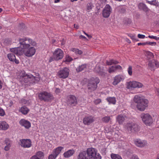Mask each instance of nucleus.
<instances>
[{
    "label": "nucleus",
    "mask_w": 159,
    "mask_h": 159,
    "mask_svg": "<svg viewBox=\"0 0 159 159\" xmlns=\"http://www.w3.org/2000/svg\"><path fill=\"white\" fill-rule=\"evenodd\" d=\"M20 44L23 46L21 49L19 48H15L10 49L11 52L19 55L23 53L28 57H32L34 55L36 49L34 47L36 46L35 41L28 38L24 37L19 39Z\"/></svg>",
    "instance_id": "nucleus-1"
},
{
    "label": "nucleus",
    "mask_w": 159,
    "mask_h": 159,
    "mask_svg": "<svg viewBox=\"0 0 159 159\" xmlns=\"http://www.w3.org/2000/svg\"><path fill=\"white\" fill-rule=\"evenodd\" d=\"M134 101L137 103L136 107L138 110L140 111H143L145 110L148 103V100L144 98L140 95H135L134 98Z\"/></svg>",
    "instance_id": "nucleus-2"
},
{
    "label": "nucleus",
    "mask_w": 159,
    "mask_h": 159,
    "mask_svg": "<svg viewBox=\"0 0 159 159\" xmlns=\"http://www.w3.org/2000/svg\"><path fill=\"white\" fill-rule=\"evenodd\" d=\"M21 76L23 77V80L25 83L29 82L30 83H35L36 81L38 82L40 80V77H35L30 74H26L24 71L21 73Z\"/></svg>",
    "instance_id": "nucleus-3"
},
{
    "label": "nucleus",
    "mask_w": 159,
    "mask_h": 159,
    "mask_svg": "<svg viewBox=\"0 0 159 159\" xmlns=\"http://www.w3.org/2000/svg\"><path fill=\"white\" fill-rule=\"evenodd\" d=\"M125 128L130 132H138L140 129V127L137 124L133 122L127 123L125 126Z\"/></svg>",
    "instance_id": "nucleus-4"
},
{
    "label": "nucleus",
    "mask_w": 159,
    "mask_h": 159,
    "mask_svg": "<svg viewBox=\"0 0 159 159\" xmlns=\"http://www.w3.org/2000/svg\"><path fill=\"white\" fill-rule=\"evenodd\" d=\"M39 98L41 100L49 102L53 99V97L51 93L46 91H43L39 95Z\"/></svg>",
    "instance_id": "nucleus-5"
},
{
    "label": "nucleus",
    "mask_w": 159,
    "mask_h": 159,
    "mask_svg": "<svg viewBox=\"0 0 159 159\" xmlns=\"http://www.w3.org/2000/svg\"><path fill=\"white\" fill-rule=\"evenodd\" d=\"M99 82V80L98 78H92L88 84L89 90L90 92L95 90L97 88V84Z\"/></svg>",
    "instance_id": "nucleus-6"
},
{
    "label": "nucleus",
    "mask_w": 159,
    "mask_h": 159,
    "mask_svg": "<svg viewBox=\"0 0 159 159\" xmlns=\"http://www.w3.org/2000/svg\"><path fill=\"white\" fill-rule=\"evenodd\" d=\"M69 72V70L68 68L64 67L59 70L57 75L60 79H65L68 77Z\"/></svg>",
    "instance_id": "nucleus-7"
},
{
    "label": "nucleus",
    "mask_w": 159,
    "mask_h": 159,
    "mask_svg": "<svg viewBox=\"0 0 159 159\" xmlns=\"http://www.w3.org/2000/svg\"><path fill=\"white\" fill-rule=\"evenodd\" d=\"M126 85L128 89H132L133 88H141L143 86V84L140 82L133 81L127 82Z\"/></svg>",
    "instance_id": "nucleus-8"
},
{
    "label": "nucleus",
    "mask_w": 159,
    "mask_h": 159,
    "mask_svg": "<svg viewBox=\"0 0 159 159\" xmlns=\"http://www.w3.org/2000/svg\"><path fill=\"white\" fill-rule=\"evenodd\" d=\"M64 56L63 52L60 48H57L53 53V58L58 61L62 59Z\"/></svg>",
    "instance_id": "nucleus-9"
},
{
    "label": "nucleus",
    "mask_w": 159,
    "mask_h": 159,
    "mask_svg": "<svg viewBox=\"0 0 159 159\" xmlns=\"http://www.w3.org/2000/svg\"><path fill=\"white\" fill-rule=\"evenodd\" d=\"M97 151L95 148H89L86 150V154L89 159H95Z\"/></svg>",
    "instance_id": "nucleus-10"
},
{
    "label": "nucleus",
    "mask_w": 159,
    "mask_h": 159,
    "mask_svg": "<svg viewBox=\"0 0 159 159\" xmlns=\"http://www.w3.org/2000/svg\"><path fill=\"white\" fill-rule=\"evenodd\" d=\"M141 117L146 125L149 124L152 122V118L148 114H142L141 115Z\"/></svg>",
    "instance_id": "nucleus-11"
},
{
    "label": "nucleus",
    "mask_w": 159,
    "mask_h": 159,
    "mask_svg": "<svg viewBox=\"0 0 159 159\" xmlns=\"http://www.w3.org/2000/svg\"><path fill=\"white\" fill-rule=\"evenodd\" d=\"M125 79V76L122 75H119L115 76L113 78L112 84L114 85H117L121 81H123Z\"/></svg>",
    "instance_id": "nucleus-12"
},
{
    "label": "nucleus",
    "mask_w": 159,
    "mask_h": 159,
    "mask_svg": "<svg viewBox=\"0 0 159 159\" xmlns=\"http://www.w3.org/2000/svg\"><path fill=\"white\" fill-rule=\"evenodd\" d=\"M112 9L111 7L108 4L106 5L102 11V15L103 17L107 18L109 16Z\"/></svg>",
    "instance_id": "nucleus-13"
},
{
    "label": "nucleus",
    "mask_w": 159,
    "mask_h": 159,
    "mask_svg": "<svg viewBox=\"0 0 159 159\" xmlns=\"http://www.w3.org/2000/svg\"><path fill=\"white\" fill-rule=\"evenodd\" d=\"M67 102L68 105L72 106H75L77 103L76 97L72 95H70L68 96Z\"/></svg>",
    "instance_id": "nucleus-14"
},
{
    "label": "nucleus",
    "mask_w": 159,
    "mask_h": 159,
    "mask_svg": "<svg viewBox=\"0 0 159 159\" xmlns=\"http://www.w3.org/2000/svg\"><path fill=\"white\" fill-rule=\"evenodd\" d=\"M20 145L24 148H29L31 146V142L30 139H22L20 140Z\"/></svg>",
    "instance_id": "nucleus-15"
},
{
    "label": "nucleus",
    "mask_w": 159,
    "mask_h": 159,
    "mask_svg": "<svg viewBox=\"0 0 159 159\" xmlns=\"http://www.w3.org/2000/svg\"><path fill=\"white\" fill-rule=\"evenodd\" d=\"M127 118L128 117L126 116L120 114L116 117V120L120 125H121Z\"/></svg>",
    "instance_id": "nucleus-16"
},
{
    "label": "nucleus",
    "mask_w": 159,
    "mask_h": 159,
    "mask_svg": "<svg viewBox=\"0 0 159 159\" xmlns=\"http://www.w3.org/2000/svg\"><path fill=\"white\" fill-rule=\"evenodd\" d=\"M19 123L21 125L24 126L26 129H29L31 127L30 122L24 119L21 120L19 121Z\"/></svg>",
    "instance_id": "nucleus-17"
},
{
    "label": "nucleus",
    "mask_w": 159,
    "mask_h": 159,
    "mask_svg": "<svg viewBox=\"0 0 159 159\" xmlns=\"http://www.w3.org/2000/svg\"><path fill=\"white\" fill-rule=\"evenodd\" d=\"M134 144L138 147H144L146 144V142L142 141L139 139H136L134 140Z\"/></svg>",
    "instance_id": "nucleus-18"
},
{
    "label": "nucleus",
    "mask_w": 159,
    "mask_h": 159,
    "mask_svg": "<svg viewBox=\"0 0 159 159\" xmlns=\"http://www.w3.org/2000/svg\"><path fill=\"white\" fill-rule=\"evenodd\" d=\"M94 120L93 117L90 116L89 117H86L83 119V122L84 124L86 125H89L91 123L93 122Z\"/></svg>",
    "instance_id": "nucleus-19"
},
{
    "label": "nucleus",
    "mask_w": 159,
    "mask_h": 159,
    "mask_svg": "<svg viewBox=\"0 0 159 159\" xmlns=\"http://www.w3.org/2000/svg\"><path fill=\"white\" fill-rule=\"evenodd\" d=\"M7 57L10 61L15 62L17 64L19 63V61L16 58V57L14 53H11L8 54Z\"/></svg>",
    "instance_id": "nucleus-20"
},
{
    "label": "nucleus",
    "mask_w": 159,
    "mask_h": 159,
    "mask_svg": "<svg viewBox=\"0 0 159 159\" xmlns=\"http://www.w3.org/2000/svg\"><path fill=\"white\" fill-rule=\"evenodd\" d=\"M8 125L5 121H0V130H5L9 128Z\"/></svg>",
    "instance_id": "nucleus-21"
},
{
    "label": "nucleus",
    "mask_w": 159,
    "mask_h": 159,
    "mask_svg": "<svg viewBox=\"0 0 159 159\" xmlns=\"http://www.w3.org/2000/svg\"><path fill=\"white\" fill-rule=\"evenodd\" d=\"M64 147L61 146L58 147L53 149L52 153L57 156L60 153L61 151L63 149Z\"/></svg>",
    "instance_id": "nucleus-22"
},
{
    "label": "nucleus",
    "mask_w": 159,
    "mask_h": 159,
    "mask_svg": "<svg viewBox=\"0 0 159 159\" xmlns=\"http://www.w3.org/2000/svg\"><path fill=\"white\" fill-rule=\"evenodd\" d=\"M78 159H89L87 156L86 153L85 151L80 152L77 157Z\"/></svg>",
    "instance_id": "nucleus-23"
},
{
    "label": "nucleus",
    "mask_w": 159,
    "mask_h": 159,
    "mask_svg": "<svg viewBox=\"0 0 159 159\" xmlns=\"http://www.w3.org/2000/svg\"><path fill=\"white\" fill-rule=\"evenodd\" d=\"M29 111L30 110L25 106H23L19 109V111L25 115H26Z\"/></svg>",
    "instance_id": "nucleus-24"
},
{
    "label": "nucleus",
    "mask_w": 159,
    "mask_h": 159,
    "mask_svg": "<svg viewBox=\"0 0 159 159\" xmlns=\"http://www.w3.org/2000/svg\"><path fill=\"white\" fill-rule=\"evenodd\" d=\"M138 7L139 9L143 10L145 11H148V9L146 5L143 3H140L138 5Z\"/></svg>",
    "instance_id": "nucleus-25"
},
{
    "label": "nucleus",
    "mask_w": 159,
    "mask_h": 159,
    "mask_svg": "<svg viewBox=\"0 0 159 159\" xmlns=\"http://www.w3.org/2000/svg\"><path fill=\"white\" fill-rule=\"evenodd\" d=\"M73 150H70L65 152L63 154L64 157L65 158H68L72 156L74 153Z\"/></svg>",
    "instance_id": "nucleus-26"
},
{
    "label": "nucleus",
    "mask_w": 159,
    "mask_h": 159,
    "mask_svg": "<svg viewBox=\"0 0 159 159\" xmlns=\"http://www.w3.org/2000/svg\"><path fill=\"white\" fill-rule=\"evenodd\" d=\"M94 6L91 2H88L86 5V11L88 12H89L92 11V9L93 8Z\"/></svg>",
    "instance_id": "nucleus-27"
},
{
    "label": "nucleus",
    "mask_w": 159,
    "mask_h": 159,
    "mask_svg": "<svg viewBox=\"0 0 159 159\" xmlns=\"http://www.w3.org/2000/svg\"><path fill=\"white\" fill-rule=\"evenodd\" d=\"M5 143L6 145L4 149L5 150L7 151L9 150L11 146V142L8 139H7L5 141Z\"/></svg>",
    "instance_id": "nucleus-28"
},
{
    "label": "nucleus",
    "mask_w": 159,
    "mask_h": 159,
    "mask_svg": "<svg viewBox=\"0 0 159 159\" xmlns=\"http://www.w3.org/2000/svg\"><path fill=\"white\" fill-rule=\"evenodd\" d=\"M106 100L109 102V104H115L116 103L115 98L114 97H108L106 98Z\"/></svg>",
    "instance_id": "nucleus-29"
},
{
    "label": "nucleus",
    "mask_w": 159,
    "mask_h": 159,
    "mask_svg": "<svg viewBox=\"0 0 159 159\" xmlns=\"http://www.w3.org/2000/svg\"><path fill=\"white\" fill-rule=\"evenodd\" d=\"M144 53L145 56L148 59L152 58L154 57L153 53L149 51H145Z\"/></svg>",
    "instance_id": "nucleus-30"
},
{
    "label": "nucleus",
    "mask_w": 159,
    "mask_h": 159,
    "mask_svg": "<svg viewBox=\"0 0 159 159\" xmlns=\"http://www.w3.org/2000/svg\"><path fill=\"white\" fill-rule=\"evenodd\" d=\"M86 64H83L79 66L77 68H76L77 71L80 72L83 70H85L86 69Z\"/></svg>",
    "instance_id": "nucleus-31"
},
{
    "label": "nucleus",
    "mask_w": 159,
    "mask_h": 159,
    "mask_svg": "<svg viewBox=\"0 0 159 159\" xmlns=\"http://www.w3.org/2000/svg\"><path fill=\"white\" fill-rule=\"evenodd\" d=\"M94 70L96 72L98 73L101 75H105V73L102 71V69L99 66H97L95 67Z\"/></svg>",
    "instance_id": "nucleus-32"
},
{
    "label": "nucleus",
    "mask_w": 159,
    "mask_h": 159,
    "mask_svg": "<svg viewBox=\"0 0 159 159\" xmlns=\"http://www.w3.org/2000/svg\"><path fill=\"white\" fill-rule=\"evenodd\" d=\"M147 2L149 4L153 5L154 6H158V2L157 0H151L149 1V0H146Z\"/></svg>",
    "instance_id": "nucleus-33"
},
{
    "label": "nucleus",
    "mask_w": 159,
    "mask_h": 159,
    "mask_svg": "<svg viewBox=\"0 0 159 159\" xmlns=\"http://www.w3.org/2000/svg\"><path fill=\"white\" fill-rule=\"evenodd\" d=\"M70 50L75 52L76 54H78L81 55L82 54L83 52L81 50H80L79 49L75 48H72L70 49Z\"/></svg>",
    "instance_id": "nucleus-34"
},
{
    "label": "nucleus",
    "mask_w": 159,
    "mask_h": 159,
    "mask_svg": "<svg viewBox=\"0 0 159 159\" xmlns=\"http://www.w3.org/2000/svg\"><path fill=\"white\" fill-rule=\"evenodd\" d=\"M36 157L39 158V159H42L44 157V154L41 151H39L37 152L35 155Z\"/></svg>",
    "instance_id": "nucleus-35"
},
{
    "label": "nucleus",
    "mask_w": 159,
    "mask_h": 159,
    "mask_svg": "<svg viewBox=\"0 0 159 159\" xmlns=\"http://www.w3.org/2000/svg\"><path fill=\"white\" fill-rule=\"evenodd\" d=\"M148 67L151 70L154 69L155 65L153 62V60L149 61L148 64Z\"/></svg>",
    "instance_id": "nucleus-36"
},
{
    "label": "nucleus",
    "mask_w": 159,
    "mask_h": 159,
    "mask_svg": "<svg viewBox=\"0 0 159 159\" xmlns=\"http://www.w3.org/2000/svg\"><path fill=\"white\" fill-rule=\"evenodd\" d=\"M111 157L112 159H122L120 156L118 154L112 153Z\"/></svg>",
    "instance_id": "nucleus-37"
},
{
    "label": "nucleus",
    "mask_w": 159,
    "mask_h": 159,
    "mask_svg": "<svg viewBox=\"0 0 159 159\" xmlns=\"http://www.w3.org/2000/svg\"><path fill=\"white\" fill-rule=\"evenodd\" d=\"M118 62L116 60H111L107 61V64L108 65H111L113 64H117Z\"/></svg>",
    "instance_id": "nucleus-38"
},
{
    "label": "nucleus",
    "mask_w": 159,
    "mask_h": 159,
    "mask_svg": "<svg viewBox=\"0 0 159 159\" xmlns=\"http://www.w3.org/2000/svg\"><path fill=\"white\" fill-rule=\"evenodd\" d=\"M116 71V68L115 66H112L110 67L108 69V72L110 73L115 72Z\"/></svg>",
    "instance_id": "nucleus-39"
},
{
    "label": "nucleus",
    "mask_w": 159,
    "mask_h": 159,
    "mask_svg": "<svg viewBox=\"0 0 159 159\" xmlns=\"http://www.w3.org/2000/svg\"><path fill=\"white\" fill-rule=\"evenodd\" d=\"M110 119V118L109 116H106L102 119V121L105 123H108Z\"/></svg>",
    "instance_id": "nucleus-40"
},
{
    "label": "nucleus",
    "mask_w": 159,
    "mask_h": 159,
    "mask_svg": "<svg viewBox=\"0 0 159 159\" xmlns=\"http://www.w3.org/2000/svg\"><path fill=\"white\" fill-rule=\"evenodd\" d=\"M65 58V61L67 62H70L73 60L72 58L68 55H66Z\"/></svg>",
    "instance_id": "nucleus-41"
},
{
    "label": "nucleus",
    "mask_w": 159,
    "mask_h": 159,
    "mask_svg": "<svg viewBox=\"0 0 159 159\" xmlns=\"http://www.w3.org/2000/svg\"><path fill=\"white\" fill-rule=\"evenodd\" d=\"M129 75L131 76L132 74V67L131 66H129L127 70Z\"/></svg>",
    "instance_id": "nucleus-42"
},
{
    "label": "nucleus",
    "mask_w": 159,
    "mask_h": 159,
    "mask_svg": "<svg viewBox=\"0 0 159 159\" xmlns=\"http://www.w3.org/2000/svg\"><path fill=\"white\" fill-rule=\"evenodd\" d=\"M57 157V156L53 153L49 156L48 159H56Z\"/></svg>",
    "instance_id": "nucleus-43"
},
{
    "label": "nucleus",
    "mask_w": 159,
    "mask_h": 159,
    "mask_svg": "<svg viewBox=\"0 0 159 159\" xmlns=\"http://www.w3.org/2000/svg\"><path fill=\"white\" fill-rule=\"evenodd\" d=\"M147 44L151 46H155L156 44V42H146Z\"/></svg>",
    "instance_id": "nucleus-44"
},
{
    "label": "nucleus",
    "mask_w": 159,
    "mask_h": 159,
    "mask_svg": "<svg viewBox=\"0 0 159 159\" xmlns=\"http://www.w3.org/2000/svg\"><path fill=\"white\" fill-rule=\"evenodd\" d=\"M148 37L149 38L153 39L156 40L157 41L159 40V37H157L156 36H154L153 35H149Z\"/></svg>",
    "instance_id": "nucleus-45"
},
{
    "label": "nucleus",
    "mask_w": 159,
    "mask_h": 159,
    "mask_svg": "<svg viewBox=\"0 0 159 159\" xmlns=\"http://www.w3.org/2000/svg\"><path fill=\"white\" fill-rule=\"evenodd\" d=\"M5 115V112L4 110L0 108V116H3Z\"/></svg>",
    "instance_id": "nucleus-46"
},
{
    "label": "nucleus",
    "mask_w": 159,
    "mask_h": 159,
    "mask_svg": "<svg viewBox=\"0 0 159 159\" xmlns=\"http://www.w3.org/2000/svg\"><path fill=\"white\" fill-rule=\"evenodd\" d=\"M101 102V100L100 99H98L95 100L94 102L96 105H97Z\"/></svg>",
    "instance_id": "nucleus-47"
},
{
    "label": "nucleus",
    "mask_w": 159,
    "mask_h": 159,
    "mask_svg": "<svg viewBox=\"0 0 159 159\" xmlns=\"http://www.w3.org/2000/svg\"><path fill=\"white\" fill-rule=\"evenodd\" d=\"M153 62L155 65V66L157 68L159 67V63L158 62L153 60Z\"/></svg>",
    "instance_id": "nucleus-48"
},
{
    "label": "nucleus",
    "mask_w": 159,
    "mask_h": 159,
    "mask_svg": "<svg viewBox=\"0 0 159 159\" xmlns=\"http://www.w3.org/2000/svg\"><path fill=\"white\" fill-rule=\"evenodd\" d=\"M55 91L56 94H58L61 92V90L59 88H56Z\"/></svg>",
    "instance_id": "nucleus-49"
},
{
    "label": "nucleus",
    "mask_w": 159,
    "mask_h": 159,
    "mask_svg": "<svg viewBox=\"0 0 159 159\" xmlns=\"http://www.w3.org/2000/svg\"><path fill=\"white\" fill-rule=\"evenodd\" d=\"M116 70H121L122 69V67L120 65H118L115 66Z\"/></svg>",
    "instance_id": "nucleus-50"
},
{
    "label": "nucleus",
    "mask_w": 159,
    "mask_h": 159,
    "mask_svg": "<svg viewBox=\"0 0 159 159\" xmlns=\"http://www.w3.org/2000/svg\"><path fill=\"white\" fill-rule=\"evenodd\" d=\"M138 37L139 38L144 39L145 37V36L144 35L139 34L138 35Z\"/></svg>",
    "instance_id": "nucleus-51"
},
{
    "label": "nucleus",
    "mask_w": 159,
    "mask_h": 159,
    "mask_svg": "<svg viewBox=\"0 0 159 159\" xmlns=\"http://www.w3.org/2000/svg\"><path fill=\"white\" fill-rule=\"evenodd\" d=\"M125 8L121 7L119 11L120 13H123L125 12Z\"/></svg>",
    "instance_id": "nucleus-52"
},
{
    "label": "nucleus",
    "mask_w": 159,
    "mask_h": 159,
    "mask_svg": "<svg viewBox=\"0 0 159 159\" xmlns=\"http://www.w3.org/2000/svg\"><path fill=\"white\" fill-rule=\"evenodd\" d=\"M130 159H139L138 157L136 155L132 156Z\"/></svg>",
    "instance_id": "nucleus-53"
},
{
    "label": "nucleus",
    "mask_w": 159,
    "mask_h": 159,
    "mask_svg": "<svg viewBox=\"0 0 159 159\" xmlns=\"http://www.w3.org/2000/svg\"><path fill=\"white\" fill-rule=\"evenodd\" d=\"M30 159H39L36 156L34 155L32 156L30 158Z\"/></svg>",
    "instance_id": "nucleus-54"
},
{
    "label": "nucleus",
    "mask_w": 159,
    "mask_h": 159,
    "mask_svg": "<svg viewBox=\"0 0 159 159\" xmlns=\"http://www.w3.org/2000/svg\"><path fill=\"white\" fill-rule=\"evenodd\" d=\"M138 45L139 46L140 45H147V44L146 43V42L144 43H138Z\"/></svg>",
    "instance_id": "nucleus-55"
},
{
    "label": "nucleus",
    "mask_w": 159,
    "mask_h": 159,
    "mask_svg": "<svg viewBox=\"0 0 159 159\" xmlns=\"http://www.w3.org/2000/svg\"><path fill=\"white\" fill-rule=\"evenodd\" d=\"M74 26L75 28L76 29H78L79 26L78 25H76L75 24H74Z\"/></svg>",
    "instance_id": "nucleus-56"
},
{
    "label": "nucleus",
    "mask_w": 159,
    "mask_h": 159,
    "mask_svg": "<svg viewBox=\"0 0 159 159\" xmlns=\"http://www.w3.org/2000/svg\"><path fill=\"white\" fill-rule=\"evenodd\" d=\"M13 104V102L12 101H11L9 103V106H11Z\"/></svg>",
    "instance_id": "nucleus-57"
},
{
    "label": "nucleus",
    "mask_w": 159,
    "mask_h": 159,
    "mask_svg": "<svg viewBox=\"0 0 159 159\" xmlns=\"http://www.w3.org/2000/svg\"><path fill=\"white\" fill-rule=\"evenodd\" d=\"M85 35L88 37V38L89 39H90L91 38H92V37L91 35H89L87 34H85Z\"/></svg>",
    "instance_id": "nucleus-58"
},
{
    "label": "nucleus",
    "mask_w": 159,
    "mask_h": 159,
    "mask_svg": "<svg viewBox=\"0 0 159 159\" xmlns=\"http://www.w3.org/2000/svg\"><path fill=\"white\" fill-rule=\"evenodd\" d=\"M80 38H83L85 39H87L86 38L85 36L82 35H80Z\"/></svg>",
    "instance_id": "nucleus-59"
},
{
    "label": "nucleus",
    "mask_w": 159,
    "mask_h": 159,
    "mask_svg": "<svg viewBox=\"0 0 159 159\" xmlns=\"http://www.w3.org/2000/svg\"><path fill=\"white\" fill-rule=\"evenodd\" d=\"M131 37L132 39H134L135 37V35H132Z\"/></svg>",
    "instance_id": "nucleus-60"
},
{
    "label": "nucleus",
    "mask_w": 159,
    "mask_h": 159,
    "mask_svg": "<svg viewBox=\"0 0 159 159\" xmlns=\"http://www.w3.org/2000/svg\"><path fill=\"white\" fill-rule=\"evenodd\" d=\"M2 87V83L1 81L0 80V89H1Z\"/></svg>",
    "instance_id": "nucleus-61"
},
{
    "label": "nucleus",
    "mask_w": 159,
    "mask_h": 159,
    "mask_svg": "<svg viewBox=\"0 0 159 159\" xmlns=\"http://www.w3.org/2000/svg\"><path fill=\"white\" fill-rule=\"evenodd\" d=\"M98 158H99V159H101V156H100V155H99V154H98Z\"/></svg>",
    "instance_id": "nucleus-62"
},
{
    "label": "nucleus",
    "mask_w": 159,
    "mask_h": 159,
    "mask_svg": "<svg viewBox=\"0 0 159 159\" xmlns=\"http://www.w3.org/2000/svg\"><path fill=\"white\" fill-rule=\"evenodd\" d=\"M70 1L72 2H73L74 1H78V0H70Z\"/></svg>",
    "instance_id": "nucleus-63"
},
{
    "label": "nucleus",
    "mask_w": 159,
    "mask_h": 159,
    "mask_svg": "<svg viewBox=\"0 0 159 159\" xmlns=\"http://www.w3.org/2000/svg\"><path fill=\"white\" fill-rule=\"evenodd\" d=\"M156 159H159V154H158L157 158Z\"/></svg>",
    "instance_id": "nucleus-64"
}]
</instances>
